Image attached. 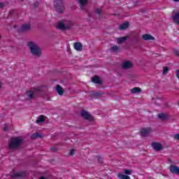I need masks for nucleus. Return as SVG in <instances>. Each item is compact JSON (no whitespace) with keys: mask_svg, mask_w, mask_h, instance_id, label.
I'll list each match as a JSON object with an SVG mask.
<instances>
[{"mask_svg":"<svg viewBox=\"0 0 179 179\" xmlns=\"http://www.w3.org/2000/svg\"><path fill=\"white\" fill-rule=\"evenodd\" d=\"M27 46L32 55H34L35 57H41V49L36 43L30 41L28 43Z\"/></svg>","mask_w":179,"mask_h":179,"instance_id":"nucleus-1","label":"nucleus"},{"mask_svg":"<svg viewBox=\"0 0 179 179\" xmlns=\"http://www.w3.org/2000/svg\"><path fill=\"white\" fill-rule=\"evenodd\" d=\"M22 143H23V138L20 137L13 138L8 143V148L10 149H17Z\"/></svg>","mask_w":179,"mask_h":179,"instance_id":"nucleus-2","label":"nucleus"},{"mask_svg":"<svg viewBox=\"0 0 179 179\" xmlns=\"http://www.w3.org/2000/svg\"><path fill=\"white\" fill-rule=\"evenodd\" d=\"M41 90L40 88H34L26 92V99L27 100H33L34 97H37L40 94Z\"/></svg>","mask_w":179,"mask_h":179,"instance_id":"nucleus-3","label":"nucleus"},{"mask_svg":"<svg viewBox=\"0 0 179 179\" xmlns=\"http://www.w3.org/2000/svg\"><path fill=\"white\" fill-rule=\"evenodd\" d=\"M73 26L71 21H65L64 23L62 22H59L57 23V28L59 30H69Z\"/></svg>","mask_w":179,"mask_h":179,"instance_id":"nucleus-4","label":"nucleus"},{"mask_svg":"<svg viewBox=\"0 0 179 179\" xmlns=\"http://www.w3.org/2000/svg\"><path fill=\"white\" fill-rule=\"evenodd\" d=\"M54 5L57 12H59V13H62L65 10V6L62 0H55Z\"/></svg>","mask_w":179,"mask_h":179,"instance_id":"nucleus-5","label":"nucleus"},{"mask_svg":"<svg viewBox=\"0 0 179 179\" xmlns=\"http://www.w3.org/2000/svg\"><path fill=\"white\" fill-rule=\"evenodd\" d=\"M132 66H134V64L129 61L124 62L122 65V69H129L132 68Z\"/></svg>","mask_w":179,"mask_h":179,"instance_id":"nucleus-6","label":"nucleus"},{"mask_svg":"<svg viewBox=\"0 0 179 179\" xmlns=\"http://www.w3.org/2000/svg\"><path fill=\"white\" fill-rule=\"evenodd\" d=\"M152 146L154 150H157V152H160L163 149V145L160 143H152Z\"/></svg>","mask_w":179,"mask_h":179,"instance_id":"nucleus-7","label":"nucleus"},{"mask_svg":"<svg viewBox=\"0 0 179 179\" xmlns=\"http://www.w3.org/2000/svg\"><path fill=\"white\" fill-rule=\"evenodd\" d=\"M170 171L172 174H176L179 176V167L175 165H171L169 167Z\"/></svg>","mask_w":179,"mask_h":179,"instance_id":"nucleus-8","label":"nucleus"},{"mask_svg":"<svg viewBox=\"0 0 179 179\" xmlns=\"http://www.w3.org/2000/svg\"><path fill=\"white\" fill-rule=\"evenodd\" d=\"M81 115L83 117V118H85V120H89L90 121H92V120H93L92 115H90V114H89V113L85 110L81 111Z\"/></svg>","mask_w":179,"mask_h":179,"instance_id":"nucleus-9","label":"nucleus"},{"mask_svg":"<svg viewBox=\"0 0 179 179\" xmlns=\"http://www.w3.org/2000/svg\"><path fill=\"white\" fill-rule=\"evenodd\" d=\"M11 177L23 178V177H26V173H24V172L13 173V174H11Z\"/></svg>","mask_w":179,"mask_h":179,"instance_id":"nucleus-10","label":"nucleus"},{"mask_svg":"<svg viewBox=\"0 0 179 179\" xmlns=\"http://www.w3.org/2000/svg\"><path fill=\"white\" fill-rule=\"evenodd\" d=\"M150 132H152V129L149 127L145 129H142L141 131V134L142 136H148V135L150 134Z\"/></svg>","mask_w":179,"mask_h":179,"instance_id":"nucleus-11","label":"nucleus"},{"mask_svg":"<svg viewBox=\"0 0 179 179\" xmlns=\"http://www.w3.org/2000/svg\"><path fill=\"white\" fill-rule=\"evenodd\" d=\"M92 82H93V83H96V85H101V83H103L101 79H100V77H99L98 76H94V77H92Z\"/></svg>","mask_w":179,"mask_h":179,"instance_id":"nucleus-12","label":"nucleus"},{"mask_svg":"<svg viewBox=\"0 0 179 179\" xmlns=\"http://www.w3.org/2000/svg\"><path fill=\"white\" fill-rule=\"evenodd\" d=\"M74 48L76 50V51H82L83 49V45L80 42H76L73 44Z\"/></svg>","mask_w":179,"mask_h":179,"instance_id":"nucleus-13","label":"nucleus"},{"mask_svg":"<svg viewBox=\"0 0 179 179\" xmlns=\"http://www.w3.org/2000/svg\"><path fill=\"white\" fill-rule=\"evenodd\" d=\"M143 40H145V41H149L150 40H155V37H153L152 35H149L148 34H145L142 36Z\"/></svg>","mask_w":179,"mask_h":179,"instance_id":"nucleus-14","label":"nucleus"},{"mask_svg":"<svg viewBox=\"0 0 179 179\" xmlns=\"http://www.w3.org/2000/svg\"><path fill=\"white\" fill-rule=\"evenodd\" d=\"M131 93H132V94L142 93V89H141L140 87H135L131 90Z\"/></svg>","mask_w":179,"mask_h":179,"instance_id":"nucleus-15","label":"nucleus"},{"mask_svg":"<svg viewBox=\"0 0 179 179\" xmlns=\"http://www.w3.org/2000/svg\"><path fill=\"white\" fill-rule=\"evenodd\" d=\"M56 91L59 94V96H63L64 95V90L62 89V87L61 85H57L56 86Z\"/></svg>","mask_w":179,"mask_h":179,"instance_id":"nucleus-16","label":"nucleus"},{"mask_svg":"<svg viewBox=\"0 0 179 179\" xmlns=\"http://www.w3.org/2000/svg\"><path fill=\"white\" fill-rule=\"evenodd\" d=\"M129 27V22H124L120 25L119 29L120 30H125Z\"/></svg>","mask_w":179,"mask_h":179,"instance_id":"nucleus-17","label":"nucleus"},{"mask_svg":"<svg viewBox=\"0 0 179 179\" xmlns=\"http://www.w3.org/2000/svg\"><path fill=\"white\" fill-rule=\"evenodd\" d=\"M20 30L22 31H27L30 30V24H24L22 25Z\"/></svg>","mask_w":179,"mask_h":179,"instance_id":"nucleus-18","label":"nucleus"},{"mask_svg":"<svg viewBox=\"0 0 179 179\" xmlns=\"http://www.w3.org/2000/svg\"><path fill=\"white\" fill-rule=\"evenodd\" d=\"M128 39V36H123L117 38V44H122L125 41Z\"/></svg>","mask_w":179,"mask_h":179,"instance_id":"nucleus-19","label":"nucleus"},{"mask_svg":"<svg viewBox=\"0 0 179 179\" xmlns=\"http://www.w3.org/2000/svg\"><path fill=\"white\" fill-rule=\"evenodd\" d=\"M87 1L89 0H77V2L80 3L81 9H83V8H85V5L87 3Z\"/></svg>","mask_w":179,"mask_h":179,"instance_id":"nucleus-20","label":"nucleus"},{"mask_svg":"<svg viewBox=\"0 0 179 179\" xmlns=\"http://www.w3.org/2000/svg\"><path fill=\"white\" fill-rule=\"evenodd\" d=\"M91 94L93 96V97H101L103 96L102 92L95 91L92 92Z\"/></svg>","mask_w":179,"mask_h":179,"instance_id":"nucleus-21","label":"nucleus"},{"mask_svg":"<svg viewBox=\"0 0 179 179\" xmlns=\"http://www.w3.org/2000/svg\"><path fill=\"white\" fill-rule=\"evenodd\" d=\"M38 138H43V136L40 133H34L31 136V139H37Z\"/></svg>","mask_w":179,"mask_h":179,"instance_id":"nucleus-22","label":"nucleus"},{"mask_svg":"<svg viewBox=\"0 0 179 179\" xmlns=\"http://www.w3.org/2000/svg\"><path fill=\"white\" fill-rule=\"evenodd\" d=\"M173 22L176 24H179V13L175 14V16L173 17Z\"/></svg>","mask_w":179,"mask_h":179,"instance_id":"nucleus-23","label":"nucleus"},{"mask_svg":"<svg viewBox=\"0 0 179 179\" xmlns=\"http://www.w3.org/2000/svg\"><path fill=\"white\" fill-rule=\"evenodd\" d=\"M44 121H45L44 116L40 115L36 120V124H41V122H44Z\"/></svg>","mask_w":179,"mask_h":179,"instance_id":"nucleus-24","label":"nucleus"},{"mask_svg":"<svg viewBox=\"0 0 179 179\" xmlns=\"http://www.w3.org/2000/svg\"><path fill=\"white\" fill-rule=\"evenodd\" d=\"M111 51L113 52H117L120 51V47H118L117 45H115L110 48Z\"/></svg>","mask_w":179,"mask_h":179,"instance_id":"nucleus-25","label":"nucleus"},{"mask_svg":"<svg viewBox=\"0 0 179 179\" xmlns=\"http://www.w3.org/2000/svg\"><path fill=\"white\" fill-rule=\"evenodd\" d=\"M158 118H159L160 120H166L167 118V115L164 113H159L158 115Z\"/></svg>","mask_w":179,"mask_h":179,"instance_id":"nucleus-26","label":"nucleus"},{"mask_svg":"<svg viewBox=\"0 0 179 179\" xmlns=\"http://www.w3.org/2000/svg\"><path fill=\"white\" fill-rule=\"evenodd\" d=\"M118 177H119V178H121V179H131V177H129L127 175L120 174V175H118Z\"/></svg>","mask_w":179,"mask_h":179,"instance_id":"nucleus-27","label":"nucleus"},{"mask_svg":"<svg viewBox=\"0 0 179 179\" xmlns=\"http://www.w3.org/2000/svg\"><path fill=\"white\" fill-rule=\"evenodd\" d=\"M132 173V170H129V169H124V173L128 175V176H131Z\"/></svg>","mask_w":179,"mask_h":179,"instance_id":"nucleus-28","label":"nucleus"},{"mask_svg":"<svg viewBox=\"0 0 179 179\" xmlns=\"http://www.w3.org/2000/svg\"><path fill=\"white\" fill-rule=\"evenodd\" d=\"M169 72V67L164 66L163 70V75H166Z\"/></svg>","mask_w":179,"mask_h":179,"instance_id":"nucleus-29","label":"nucleus"},{"mask_svg":"<svg viewBox=\"0 0 179 179\" xmlns=\"http://www.w3.org/2000/svg\"><path fill=\"white\" fill-rule=\"evenodd\" d=\"M3 131H5L6 132H7L8 131H9V126H8V124H5V125H4Z\"/></svg>","mask_w":179,"mask_h":179,"instance_id":"nucleus-30","label":"nucleus"},{"mask_svg":"<svg viewBox=\"0 0 179 179\" xmlns=\"http://www.w3.org/2000/svg\"><path fill=\"white\" fill-rule=\"evenodd\" d=\"M73 155H75V149L71 150L69 152L70 156H73Z\"/></svg>","mask_w":179,"mask_h":179,"instance_id":"nucleus-31","label":"nucleus"},{"mask_svg":"<svg viewBox=\"0 0 179 179\" xmlns=\"http://www.w3.org/2000/svg\"><path fill=\"white\" fill-rule=\"evenodd\" d=\"M96 13H97L98 15H100V13H101V9L97 8L96 10Z\"/></svg>","mask_w":179,"mask_h":179,"instance_id":"nucleus-32","label":"nucleus"},{"mask_svg":"<svg viewBox=\"0 0 179 179\" xmlns=\"http://www.w3.org/2000/svg\"><path fill=\"white\" fill-rule=\"evenodd\" d=\"M173 52H174V54H176V55H177L178 57H179V50H173Z\"/></svg>","mask_w":179,"mask_h":179,"instance_id":"nucleus-33","label":"nucleus"},{"mask_svg":"<svg viewBox=\"0 0 179 179\" xmlns=\"http://www.w3.org/2000/svg\"><path fill=\"white\" fill-rule=\"evenodd\" d=\"M174 138L178 139V141H179V134H175L174 135Z\"/></svg>","mask_w":179,"mask_h":179,"instance_id":"nucleus-34","label":"nucleus"},{"mask_svg":"<svg viewBox=\"0 0 179 179\" xmlns=\"http://www.w3.org/2000/svg\"><path fill=\"white\" fill-rule=\"evenodd\" d=\"M38 6V2L36 1L34 3V8H37Z\"/></svg>","mask_w":179,"mask_h":179,"instance_id":"nucleus-35","label":"nucleus"},{"mask_svg":"<svg viewBox=\"0 0 179 179\" xmlns=\"http://www.w3.org/2000/svg\"><path fill=\"white\" fill-rule=\"evenodd\" d=\"M98 162L99 163H103V159H101V157H98Z\"/></svg>","mask_w":179,"mask_h":179,"instance_id":"nucleus-36","label":"nucleus"},{"mask_svg":"<svg viewBox=\"0 0 179 179\" xmlns=\"http://www.w3.org/2000/svg\"><path fill=\"white\" fill-rule=\"evenodd\" d=\"M1 8H3V3H0V9Z\"/></svg>","mask_w":179,"mask_h":179,"instance_id":"nucleus-37","label":"nucleus"},{"mask_svg":"<svg viewBox=\"0 0 179 179\" xmlns=\"http://www.w3.org/2000/svg\"><path fill=\"white\" fill-rule=\"evenodd\" d=\"M50 150H52V152H54V151H55V150H56V149H55V148H50Z\"/></svg>","mask_w":179,"mask_h":179,"instance_id":"nucleus-38","label":"nucleus"},{"mask_svg":"<svg viewBox=\"0 0 179 179\" xmlns=\"http://www.w3.org/2000/svg\"><path fill=\"white\" fill-rule=\"evenodd\" d=\"M2 87V83H0V89Z\"/></svg>","mask_w":179,"mask_h":179,"instance_id":"nucleus-39","label":"nucleus"},{"mask_svg":"<svg viewBox=\"0 0 179 179\" xmlns=\"http://www.w3.org/2000/svg\"><path fill=\"white\" fill-rule=\"evenodd\" d=\"M175 2H178L179 0H173Z\"/></svg>","mask_w":179,"mask_h":179,"instance_id":"nucleus-40","label":"nucleus"},{"mask_svg":"<svg viewBox=\"0 0 179 179\" xmlns=\"http://www.w3.org/2000/svg\"><path fill=\"white\" fill-rule=\"evenodd\" d=\"M0 39H1V35H0Z\"/></svg>","mask_w":179,"mask_h":179,"instance_id":"nucleus-41","label":"nucleus"}]
</instances>
